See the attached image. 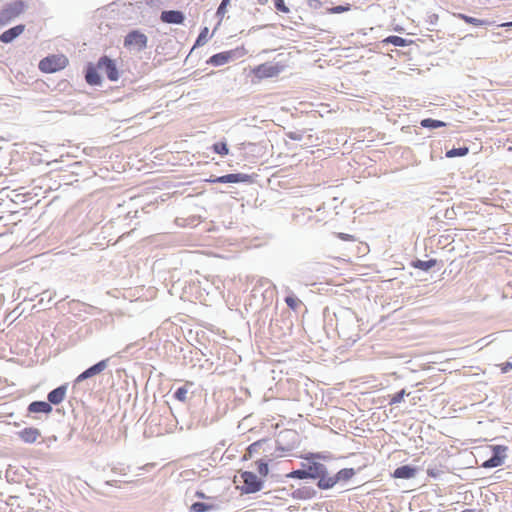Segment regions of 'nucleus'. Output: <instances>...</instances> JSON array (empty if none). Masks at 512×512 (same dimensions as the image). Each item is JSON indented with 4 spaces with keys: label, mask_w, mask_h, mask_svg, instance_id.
<instances>
[{
    "label": "nucleus",
    "mask_w": 512,
    "mask_h": 512,
    "mask_svg": "<svg viewBox=\"0 0 512 512\" xmlns=\"http://www.w3.org/2000/svg\"><path fill=\"white\" fill-rule=\"evenodd\" d=\"M336 317V330L340 338L354 344L360 338L358 317L350 308H341Z\"/></svg>",
    "instance_id": "obj_1"
},
{
    "label": "nucleus",
    "mask_w": 512,
    "mask_h": 512,
    "mask_svg": "<svg viewBox=\"0 0 512 512\" xmlns=\"http://www.w3.org/2000/svg\"><path fill=\"white\" fill-rule=\"evenodd\" d=\"M68 59L64 55H52L39 62V69L45 73H53L66 67Z\"/></svg>",
    "instance_id": "obj_2"
},
{
    "label": "nucleus",
    "mask_w": 512,
    "mask_h": 512,
    "mask_svg": "<svg viewBox=\"0 0 512 512\" xmlns=\"http://www.w3.org/2000/svg\"><path fill=\"white\" fill-rule=\"evenodd\" d=\"M148 38L139 30L130 31L124 38V46L137 52L143 51L147 47Z\"/></svg>",
    "instance_id": "obj_3"
},
{
    "label": "nucleus",
    "mask_w": 512,
    "mask_h": 512,
    "mask_svg": "<svg viewBox=\"0 0 512 512\" xmlns=\"http://www.w3.org/2000/svg\"><path fill=\"white\" fill-rule=\"evenodd\" d=\"M241 478L243 481L241 490L245 494L256 493L263 488V481L253 472L244 471L241 473Z\"/></svg>",
    "instance_id": "obj_4"
},
{
    "label": "nucleus",
    "mask_w": 512,
    "mask_h": 512,
    "mask_svg": "<svg viewBox=\"0 0 512 512\" xmlns=\"http://www.w3.org/2000/svg\"><path fill=\"white\" fill-rule=\"evenodd\" d=\"M491 449L493 454L488 460L481 464V467L483 468L487 469L501 466L507 457L506 451L508 448L506 446L494 445L491 446Z\"/></svg>",
    "instance_id": "obj_5"
},
{
    "label": "nucleus",
    "mask_w": 512,
    "mask_h": 512,
    "mask_svg": "<svg viewBox=\"0 0 512 512\" xmlns=\"http://www.w3.org/2000/svg\"><path fill=\"white\" fill-rule=\"evenodd\" d=\"M24 10V3L22 1H15L9 4L0 12V25H5L13 18L19 16Z\"/></svg>",
    "instance_id": "obj_6"
},
{
    "label": "nucleus",
    "mask_w": 512,
    "mask_h": 512,
    "mask_svg": "<svg viewBox=\"0 0 512 512\" xmlns=\"http://www.w3.org/2000/svg\"><path fill=\"white\" fill-rule=\"evenodd\" d=\"M97 69L105 73L110 81H117L119 78L115 62L107 56H102L97 64Z\"/></svg>",
    "instance_id": "obj_7"
},
{
    "label": "nucleus",
    "mask_w": 512,
    "mask_h": 512,
    "mask_svg": "<svg viewBox=\"0 0 512 512\" xmlns=\"http://www.w3.org/2000/svg\"><path fill=\"white\" fill-rule=\"evenodd\" d=\"M283 71V66L279 64L264 63L254 69V74L258 78L275 77Z\"/></svg>",
    "instance_id": "obj_8"
},
{
    "label": "nucleus",
    "mask_w": 512,
    "mask_h": 512,
    "mask_svg": "<svg viewBox=\"0 0 512 512\" xmlns=\"http://www.w3.org/2000/svg\"><path fill=\"white\" fill-rule=\"evenodd\" d=\"M211 183H240V182H251V176L244 173L226 174L223 176L210 178L207 180Z\"/></svg>",
    "instance_id": "obj_9"
},
{
    "label": "nucleus",
    "mask_w": 512,
    "mask_h": 512,
    "mask_svg": "<svg viewBox=\"0 0 512 512\" xmlns=\"http://www.w3.org/2000/svg\"><path fill=\"white\" fill-rule=\"evenodd\" d=\"M109 359H104L89 367L85 371H83L80 375L77 376L75 382L80 383L88 378H91L97 374L103 372L108 366Z\"/></svg>",
    "instance_id": "obj_10"
},
{
    "label": "nucleus",
    "mask_w": 512,
    "mask_h": 512,
    "mask_svg": "<svg viewBox=\"0 0 512 512\" xmlns=\"http://www.w3.org/2000/svg\"><path fill=\"white\" fill-rule=\"evenodd\" d=\"M307 463H302V467H305L307 472L310 473V479H317L325 470L326 466L319 461L312 459H305Z\"/></svg>",
    "instance_id": "obj_11"
},
{
    "label": "nucleus",
    "mask_w": 512,
    "mask_h": 512,
    "mask_svg": "<svg viewBox=\"0 0 512 512\" xmlns=\"http://www.w3.org/2000/svg\"><path fill=\"white\" fill-rule=\"evenodd\" d=\"M160 19L168 24H182L185 20V15L178 10H166L161 12Z\"/></svg>",
    "instance_id": "obj_12"
},
{
    "label": "nucleus",
    "mask_w": 512,
    "mask_h": 512,
    "mask_svg": "<svg viewBox=\"0 0 512 512\" xmlns=\"http://www.w3.org/2000/svg\"><path fill=\"white\" fill-rule=\"evenodd\" d=\"M18 437L27 444H33L41 437V432L38 428L27 427L17 432Z\"/></svg>",
    "instance_id": "obj_13"
},
{
    "label": "nucleus",
    "mask_w": 512,
    "mask_h": 512,
    "mask_svg": "<svg viewBox=\"0 0 512 512\" xmlns=\"http://www.w3.org/2000/svg\"><path fill=\"white\" fill-rule=\"evenodd\" d=\"M66 392H67L66 384L53 389L47 395L48 403H50L51 406L60 404L65 399Z\"/></svg>",
    "instance_id": "obj_14"
},
{
    "label": "nucleus",
    "mask_w": 512,
    "mask_h": 512,
    "mask_svg": "<svg viewBox=\"0 0 512 512\" xmlns=\"http://www.w3.org/2000/svg\"><path fill=\"white\" fill-rule=\"evenodd\" d=\"M24 30H25V25H23V24L16 25V26L4 31L0 35V41L3 43H10L14 39H16L20 34H22Z\"/></svg>",
    "instance_id": "obj_15"
},
{
    "label": "nucleus",
    "mask_w": 512,
    "mask_h": 512,
    "mask_svg": "<svg viewBox=\"0 0 512 512\" xmlns=\"http://www.w3.org/2000/svg\"><path fill=\"white\" fill-rule=\"evenodd\" d=\"M235 55L234 51H225L221 53L214 54L209 58L207 63L213 65V66H221L226 63H228L230 60L233 59Z\"/></svg>",
    "instance_id": "obj_16"
},
{
    "label": "nucleus",
    "mask_w": 512,
    "mask_h": 512,
    "mask_svg": "<svg viewBox=\"0 0 512 512\" xmlns=\"http://www.w3.org/2000/svg\"><path fill=\"white\" fill-rule=\"evenodd\" d=\"M317 479V487L321 490L331 489L336 485L335 476H330L327 468Z\"/></svg>",
    "instance_id": "obj_17"
},
{
    "label": "nucleus",
    "mask_w": 512,
    "mask_h": 512,
    "mask_svg": "<svg viewBox=\"0 0 512 512\" xmlns=\"http://www.w3.org/2000/svg\"><path fill=\"white\" fill-rule=\"evenodd\" d=\"M52 406L50 403L45 401H33L28 405V412L29 413H43V414H50L52 412Z\"/></svg>",
    "instance_id": "obj_18"
},
{
    "label": "nucleus",
    "mask_w": 512,
    "mask_h": 512,
    "mask_svg": "<svg viewBox=\"0 0 512 512\" xmlns=\"http://www.w3.org/2000/svg\"><path fill=\"white\" fill-rule=\"evenodd\" d=\"M416 472V468L410 465H403L394 470L393 477L398 479H410L415 476Z\"/></svg>",
    "instance_id": "obj_19"
},
{
    "label": "nucleus",
    "mask_w": 512,
    "mask_h": 512,
    "mask_svg": "<svg viewBox=\"0 0 512 512\" xmlns=\"http://www.w3.org/2000/svg\"><path fill=\"white\" fill-rule=\"evenodd\" d=\"M85 79L86 82L92 86H97L101 84V76L99 75L97 69L92 65H89L87 67Z\"/></svg>",
    "instance_id": "obj_20"
},
{
    "label": "nucleus",
    "mask_w": 512,
    "mask_h": 512,
    "mask_svg": "<svg viewBox=\"0 0 512 512\" xmlns=\"http://www.w3.org/2000/svg\"><path fill=\"white\" fill-rule=\"evenodd\" d=\"M454 16L456 18L461 19V20L465 21L466 23L474 25V26H487V25L491 24L487 20L477 19V18L468 16V15H465L463 13H455Z\"/></svg>",
    "instance_id": "obj_21"
},
{
    "label": "nucleus",
    "mask_w": 512,
    "mask_h": 512,
    "mask_svg": "<svg viewBox=\"0 0 512 512\" xmlns=\"http://www.w3.org/2000/svg\"><path fill=\"white\" fill-rule=\"evenodd\" d=\"M356 474L353 468H344L338 471L334 476L337 483H345L352 479V477Z\"/></svg>",
    "instance_id": "obj_22"
},
{
    "label": "nucleus",
    "mask_w": 512,
    "mask_h": 512,
    "mask_svg": "<svg viewBox=\"0 0 512 512\" xmlns=\"http://www.w3.org/2000/svg\"><path fill=\"white\" fill-rule=\"evenodd\" d=\"M437 261L436 259H429L427 261L424 260H416L412 263L414 268L423 270V271H429L431 268H433L436 265Z\"/></svg>",
    "instance_id": "obj_23"
},
{
    "label": "nucleus",
    "mask_w": 512,
    "mask_h": 512,
    "mask_svg": "<svg viewBox=\"0 0 512 512\" xmlns=\"http://www.w3.org/2000/svg\"><path fill=\"white\" fill-rule=\"evenodd\" d=\"M421 126L424 128L436 129L446 126V123L440 120L426 118L421 121Z\"/></svg>",
    "instance_id": "obj_24"
},
{
    "label": "nucleus",
    "mask_w": 512,
    "mask_h": 512,
    "mask_svg": "<svg viewBox=\"0 0 512 512\" xmlns=\"http://www.w3.org/2000/svg\"><path fill=\"white\" fill-rule=\"evenodd\" d=\"M383 42L392 44L398 47L406 46L410 41L400 36L392 35L387 37Z\"/></svg>",
    "instance_id": "obj_25"
},
{
    "label": "nucleus",
    "mask_w": 512,
    "mask_h": 512,
    "mask_svg": "<svg viewBox=\"0 0 512 512\" xmlns=\"http://www.w3.org/2000/svg\"><path fill=\"white\" fill-rule=\"evenodd\" d=\"M469 152L468 147L463 146L459 148H452L446 152L447 158H454V157H463L467 155Z\"/></svg>",
    "instance_id": "obj_26"
},
{
    "label": "nucleus",
    "mask_w": 512,
    "mask_h": 512,
    "mask_svg": "<svg viewBox=\"0 0 512 512\" xmlns=\"http://www.w3.org/2000/svg\"><path fill=\"white\" fill-rule=\"evenodd\" d=\"M303 459H312V460L314 459L316 461H319V460L327 461V460L332 459V456L328 452H317V453H308L305 456H303Z\"/></svg>",
    "instance_id": "obj_27"
},
{
    "label": "nucleus",
    "mask_w": 512,
    "mask_h": 512,
    "mask_svg": "<svg viewBox=\"0 0 512 512\" xmlns=\"http://www.w3.org/2000/svg\"><path fill=\"white\" fill-rule=\"evenodd\" d=\"M212 509H214V505L207 504V503H204V502H195L191 506V510L193 512H207V511H210Z\"/></svg>",
    "instance_id": "obj_28"
},
{
    "label": "nucleus",
    "mask_w": 512,
    "mask_h": 512,
    "mask_svg": "<svg viewBox=\"0 0 512 512\" xmlns=\"http://www.w3.org/2000/svg\"><path fill=\"white\" fill-rule=\"evenodd\" d=\"M310 473L307 472L305 467H302L301 469L294 470L290 472L287 477L294 478V479H308Z\"/></svg>",
    "instance_id": "obj_29"
},
{
    "label": "nucleus",
    "mask_w": 512,
    "mask_h": 512,
    "mask_svg": "<svg viewBox=\"0 0 512 512\" xmlns=\"http://www.w3.org/2000/svg\"><path fill=\"white\" fill-rule=\"evenodd\" d=\"M285 303L290 309L297 310V308L300 306L302 302L296 296L290 294L285 297Z\"/></svg>",
    "instance_id": "obj_30"
},
{
    "label": "nucleus",
    "mask_w": 512,
    "mask_h": 512,
    "mask_svg": "<svg viewBox=\"0 0 512 512\" xmlns=\"http://www.w3.org/2000/svg\"><path fill=\"white\" fill-rule=\"evenodd\" d=\"M410 393H407L405 389L400 390L396 394H394L389 401L390 405L399 404L403 401L405 396H408Z\"/></svg>",
    "instance_id": "obj_31"
},
{
    "label": "nucleus",
    "mask_w": 512,
    "mask_h": 512,
    "mask_svg": "<svg viewBox=\"0 0 512 512\" xmlns=\"http://www.w3.org/2000/svg\"><path fill=\"white\" fill-rule=\"evenodd\" d=\"M213 150L220 155H227L229 152L228 146L225 142H218L213 145Z\"/></svg>",
    "instance_id": "obj_32"
},
{
    "label": "nucleus",
    "mask_w": 512,
    "mask_h": 512,
    "mask_svg": "<svg viewBox=\"0 0 512 512\" xmlns=\"http://www.w3.org/2000/svg\"><path fill=\"white\" fill-rule=\"evenodd\" d=\"M256 465H257V471L262 477H265L268 475L269 468H268L267 462L260 460V461L256 462Z\"/></svg>",
    "instance_id": "obj_33"
},
{
    "label": "nucleus",
    "mask_w": 512,
    "mask_h": 512,
    "mask_svg": "<svg viewBox=\"0 0 512 512\" xmlns=\"http://www.w3.org/2000/svg\"><path fill=\"white\" fill-rule=\"evenodd\" d=\"M207 35H208V28L207 27H204L200 34L198 35L197 39H196V42H195V46H201L203 45L204 43H206L207 41Z\"/></svg>",
    "instance_id": "obj_34"
},
{
    "label": "nucleus",
    "mask_w": 512,
    "mask_h": 512,
    "mask_svg": "<svg viewBox=\"0 0 512 512\" xmlns=\"http://www.w3.org/2000/svg\"><path fill=\"white\" fill-rule=\"evenodd\" d=\"M187 393H188V390L185 388V387H179L175 393H174V397L181 401V402H185L186 399H187Z\"/></svg>",
    "instance_id": "obj_35"
},
{
    "label": "nucleus",
    "mask_w": 512,
    "mask_h": 512,
    "mask_svg": "<svg viewBox=\"0 0 512 512\" xmlns=\"http://www.w3.org/2000/svg\"><path fill=\"white\" fill-rule=\"evenodd\" d=\"M348 10H350L349 4H347L345 6H343V5L333 6L332 8L329 9L330 13H332V14H340V13L346 12Z\"/></svg>",
    "instance_id": "obj_36"
},
{
    "label": "nucleus",
    "mask_w": 512,
    "mask_h": 512,
    "mask_svg": "<svg viewBox=\"0 0 512 512\" xmlns=\"http://www.w3.org/2000/svg\"><path fill=\"white\" fill-rule=\"evenodd\" d=\"M287 136L294 141H302L304 138V132L303 131H291L287 133Z\"/></svg>",
    "instance_id": "obj_37"
},
{
    "label": "nucleus",
    "mask_w": 512,
    "mask_h": 512,
    "mask_svg": "<svg viewBox=\"0 0 512 512\" xmlns=\"http://www.w3.org/2000/svg\"><path fill=\"white\" fill-rule=\"evenodd\" d=\"M230 0H222V2L220 3L218 9H217V16L219 17H223L225 12H226V7L227 5L229 4Z\"/></svg>",
    "instance_id": "obj_38"
},
{
    "label": "nucleus",
    "mask_w": 512,
    "mask_h": 512,
    "mask_svg": "<svg viewBox=\"0 0 512 512\" xmlns=\"http://www.w3.org/2000/svg\"><path fill=\"white\" fill-rule=\"evenodd\" d=\"M275 8L278 11L287 13L289 11L288 7L285 5L284 0H274Z\"/></svg>",
    "instance_id": "obj_39"
},
{
    "label": "nucleus",
    "mask_w": 512,
    "mask_h": 512,
    "mask_svg": "<svg viewBox=\"0 0 512 512\" xmlns=\"http://www.w3.org/2000/svg\"><path fill=\"white\" fill-rule=\"evenodd\" d=\"M510 370H512V363L507 361V362H504L502 365H501V371L502 373H507L509 372Z\"/></svg>",
    "instance_id": "obj_40"
},
{
    "label": "nucleus",
    "mask_w": 512,
    "mask_h": 512,
    "mask_svg": "<svg viewBox=\"0 0 512 512\" xmlns=\"http://www.w3.org/2000/svg\"><path fill=\"white\" fill-rule=\"evenodd\" d=\"M338 237L342 240H345V241H348V240H351L352 239V236L349 235V234H345V233H339L338 234Z\"/></svg>",
    "instance_id": "obj_41"
},
{
    "label": "nucleus",
    "mask_w": 512,
    "mask_h": 512,
    "mask_svg": "<svg viewBox=\"0 0 512 512\" xmlns=\"http://www.w3.org/2000/svg\"><path fill=\"white\" fill-rule=\"evenodd\" d=\"M119 482L118 480L106 481L104 482V486H118Z\"/></svg>",
    "instance_id": "obj_42"
},
{
    "label": "nucleus",
    "mask_w": 512,
    "mask_h": 512,
    "mask_svg": "<svg viewBox=\"0 0 512 512\" xmlns=\"http://www.w3.org/2000/svg\"><path fill=\"white\" fill-rule=\"evenodd\" d=\"M259 445H260V442H255V443L251 444L248 448L249 452L251 453L253 451V448H256Z\"/></svg>",
    "instance_id": "obj_43"
},
{
    "label": "nucleus",
    "mask_w": 512,
    "mask_h": 512,
    "mask_svg": "<svg viewBox=\"0 0 512 512\" xmlns=\"http://www.w3.org/2000/svg\"><path fill=\"white\" fill-rule=\"evenodd\" d=\"M298 493L301 494L303 497H308L309 491L308 490H298Z\"/></svg>",
    "instance_id": "obj_44"
},
{
    "label": "nucleus",
    "mask_w": 512,
    "mask_h": 512,
    "mask_svg": "<svg viewBox=\"0 0 512 512\" xmlns=\"http://www.w3.org/2000/svg\"><path fill=\"white\" fill-rule=\"evenodd\" d=\"M195 496L203 499L206 498L205 494L202 491H197Z\"/></svg>",
    "instance_id": "obj_45"
},
{
    "label": "nucleus",
    "mask_w": 512,
    "mask_h": 512,
    "mask_svg": "<svg viewBox=\"0 0 512 512\" xmlns=\"http://www.w3.org/2000/svg\"><path fill=\"white\" fill-rule=\"evenodd\" d=\"M500 26H502V27H512V22L503 23Z\"/></svg>",
    "instance_id": "obj_46"
},
{
    "label": "nucleus",
    "mask_w": 512,
    "mask_h": 512,
    "mask_svg": "<svg viewBox=\"0 0 512 512\" xmlns=\"http://www.w3.org/2000/svg\"><path fill=\"white\" fill-rule=\"evenodd\" d=\"M258 1H259V3H261V4H265L268 0H258Z\"/></svg>",
    "instance_id": "obj_47"
},
{
    "label": "nucleus",
    "mask_w": 512,
    "mask_h": 512,
    "mask_svg": "<svg viewBox=\"0 0 512 512\" xmlns=\"http://www.w3.org/2000/svg\"><path fill=\"white\" fill-rule=\"evenodd\" d=\"M152 2H153V0H146V3H147V4H150V3H152Z\"/></svg>",
    "instance_id": "obj_48"
}]
</instances>
